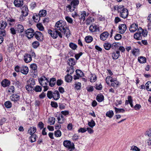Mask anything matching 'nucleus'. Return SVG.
<instances>
[{"label": "nucleus", "instance_id": "58", "mask_svg": "<svg viewBox=\"0 0 151 151\" xmlns=\"http://www.w3.org/2000/svg\"><path fill=\"white\" fill-rule=\"evenodd\" d=\"M114 109L115 111L116 112V113L120 112H124L125 111V110L123 109H119L117 108L116 107L114 108Z\"/></svg>", "mask_w": 151, "mask_h": 151}, {"label": "nucleus", "instance_id": "50", "mask_svg": "<svg viewBox=\"0 0 151 151\" xmlns=\"http://www.w3.org/2000/svg\"><path fill=\"white\" fill-rule=\"evenodd\" d=\"M39 45V43L38 41H35L33 42L32 43V46L34 48H36Z\"/></svg>", "mask_w": 151, "mask_h": 151}, {"label": "nucleus", "instance_id": "8", "mask_svg": "<svg viewBox=\"0 0 151 151\" xmlns=\"http://www.w3.org/2000/svg\"><path fill=\"white\" fill-rule=\"evenodd\" d=\"M26 36L28 39L32 38L34 35L35 32L34 30L31 28L27 29L25 31Z\"/></svg>", "mask_w": 151, "mask_h": 151}, {"label": "nucleus", "instance_id": "30", "mask_svg": "<svg viewBox=\"0 0 151 151\" xmlns=\"http://www.w3.org/2000/svg\"><path fill=\"white\" fill-rule=\"evenodd\" d=\"M138 31L140 32L142 35L144 37H145L147 36V31L146 30H143L141 27H139L138 28Z\"/></svg>", "mask_w": 151, "mask_h": 151}, {"label": "nucleus", "instance_id": "5", "mask_svg": "<svg viewBox=\"0 0 151 151\" xmlns=\"http://www.w3.org/2000/svg\"><path fill=\"white\" fill-rule=\"evenodd\" d=\"M22 15L19 18L20 21H23L25 19V17L28 14V9L26 5H24L22 9Z\"/></svg>", "mask_w": 151, "mask_h": 151}, {"label": "nucleus", "instance_id": "48", "mask_svg": "<svg viewBox=\"0 0 151 151\" xmlns=\"http://www.w3.org/2000/svg\"><path fill=\"white\" fill-rule=\"evenodd\" d=\"M54 135L57 137H60L61 135V132L60 130H58L55 132Z\"/></svg>", "mask_w": 151, "mask_h": 151}, {"label": "nucleus", "instance_id": "19", "mask_svg": "<svg viewBox=\"0 0 151 151\" xmlns=\"http://www.w3.org/2000/svg\"><path fill=\"white\" fill-rule=\"evenodd\" d=\"M57 119L58 122L61 124L63 123L65 120V119L64 116L61 114H59L58 116H57Z\"/></svg>", "mask_w": 151, "mask_h": 151}, {"label": "nucleus", "instance_id": "38", "mask_svg": "<svg viewBox=\"0 0 151 151\" xmlns=\"http://www.w3.org/2000/svg\"><path fill=\"white\" fill-rule=\"evenodd\" d=\"M114 114V113L113 111L112 110H110L106 113V116L110 118H111L113 116Z\"/></svg>", "mask_w": 151, "mask_h": 151}, {"label": "nucleus", "instance_id": "27", "mask_svg": "<svg viewBox=\"0 0 151 151\" xmlns=\"http://www.w3.org/2000/svg\"><path fill=\"white\" fill-rule=\"evenodd\" d=\"M53 95L52 98H54V100H57L60 98V94L58 91H56L53 93Z\"/></svg>", "mask_w": 151, "mask_h": 151}, {"label": "nucleus", "instance_id": "60", "mask_svg": "<svg viewBox=\"0 0 151 151\" xmlns=\"http://www.w3.org/2000/svg\"><path fill=\"white\" fill-rule=\"evenodd\" d=\"M122 36L120 34H117L115 36L114 39L116 40H119L122 38Z\"/></svg>", "mask_w": 151, "mask_h": 151}, {"label": "nucleus", "instance_id": "62", "mask_svg": "<svg viewBox=\"0 0 151 151\" xmlns=\"http://www.w3.org/2000/svg\"><path fill=\"white\" fill-rule=\"evenodd\" d=\"M112 77L110 76H108L106 78V82L108 85L109 84V81H110L111 79H113Z\"/></svg>", "mask_w": 151, "mask_h": 151}, {"label": "nucleus", "instance_id": "35", "mask_svg": "<svg viewBox=\"0 0 151 151\" xmlns=\"http://www.w3.org/2000/svg\"><path fill=\"white\" fill-rule=\"evenodd\" d=\"M86 42L89 43L91 42L93 40V37L91 36H86L85 39Z\"/></svg>", "mask_w": 151, "mask_h": 151}, {"label": "nucleus", "instance_id": "18", "mask_svg": "<svg viewBox=\"0 0 151 151\" xmlns=\"http://www.w3.org/2000/svg\"><path fill=\"white\" fill-rule=\"evenodd\" d=\"M138 29V26L136 24H133L130 27V31L132 32H135Z\"/></svg>", "mask_w": 151, "mask_h": 151}, {"label": "nucleus", "instance_id": "3", "mask_svg": "<svg viewBox=\"0 0 151 151\" xmlns=\"http://www.w3.org/2000/svg\"><path fill=\"white\" fill-rule=\"evenodd\" d=\"M48 33L53 39H56L58 36L60 38L63 37L62 34L55 28L53 31L50 29L48 30Z\"/></svg>", "mask_w": 151, "mask_h": 151}, {"label": "nucleus", "instance_id": "34", "mask_svg": "<svg viewBox=\"0 0 151 151\" xmlns=\"http://www.w3.org/2000/svg\"><path fill=\"white\" fill-rule=\"evenodd\" d=\"M49 83L50 86L51 87L53 86L56 83V79L55 78H51Z\"/></svg>", "mask_w": 151, "mask_h": 151}, {"label": "nucleus", "instance_id": "64", "mask_svg": "<svg viewBox=\"0 0 151 151\" xmlns=\"http://www.w3.org/2000/svg\"><path fill=\"white\" fill-rule=\"evenodd\" d=\"M11 32L13 35H15L16 34L17 31L14 28L12 27L10 29Z\"/></svg>", "mask_w": 151, "mask_h": 151}, {"label": "nucleus", "instance_id": "21", "mask_svg": "<svg viewBox=\"0 0 151 151\" xmlns=\"http://www.w3.org/2000/svg\"><path fill=\"white\" fill-rule=\"evenodd\" d=\"M28 68L25 66H23L20 68V72L24 74H27L28 72Z\"/></svg>", "mask_w": 151, "mask_h": 151}, {"label": "nucleus", "instance_id": "1", "mask_svg": "<svg viewBox=\"0 0 151 151\" xmlns=\"http://www.w3.org/2000/svg\"><path fill=\"white\" fill-rule=\"evenodd\" d=\"M55 28L58 31H60L62 34H65L67 38L70 37V31L68 27H67L65 22L62 20L58 21L56 23Z\"/></svg>", "mask_w": 151, "mask_h": 151}, {"label": "nucleus", "instance_id": "16", "mask_svg": "<svg viewBox=\"0 0 151 151\" xmlns=\"http://www.w3.org/2000/svg\"><path fill=\"white\" fill-rule=\"evenodd\" d=\"M10 99L11 101L15 102L19 100L20 96L17 94H13L10 96Z\"/></svg>", "mask_w": 151, "mask_h": 151}, {"label": "nucleus", "instance_id": "20", "mask_svg": "<svg viewBox=\"0 0 151 151\" xmlns=\"http://www.w3.org/2000/svg\"><path fill=\"white\" fill-rule=\"evenodd\" d=\"M1 84L3 87H5L10 85V82L7 79H5L1 82Z\"/></svg>", "mask_w": 151, "mask_h": 151}, {"label": "nucleus", "instance_id": "29", "mask_svg": "<svg viewBox=\"0 0 151 151\" xmlns=\"http://www.w3.org/2000/svg\"><path fill=\"white\" fill-rule=\"evenodd\" d=\"M94 21V19L91 17H88L86 20V24L87 25H88Z\"/></svg>", "mask_w": 151, "mask_h": 151}, {"label": "nucleus", "instance_id": "43", "mask_svg": "<svg viewBox=\"0 0 151 151\" xmlns=\"http://www.w3.org/2000/svg\"><path fill=\"white\" fill-rule=\"evenodd\" d=\"M96 99L98 101L101 102L104 100V96L102 95H98L96 97Z\"/></svg>", "mask_w": 151, "mask_h": 151}, {"label": "nucleus", "instance_id": "51", "mask_svg": "<svg viewBox=\"0 0 151 151\" xmlns=\"http://www.w3.org/2000/svg\"><path fill=\"white\" fill-rule=\"evenodd\" d=\"M37 28L40 31H43L44 27L40 23H39L37 24Z\"/></svg>", "mask_w": 151, "mask_h": 151}, {"label": "nucleus", "instance_id": "23", "mask_svg": "<svg viewBox=\"0 0 151 151\" xmlns=\"http://www.w3.org/2000/svg\"><path fill=\"white\" fill-rule=\"evenodd\" d=\"M15 28L17 32L20 33L23 32L24 29L23 26L21 24H18L17 25Z\"/></svg>", "mask_w": 151, "mask_h": 151}, {"label": "nucleus", "instance_id": "40", "mask_svg": "<svg viewBox=\"0 0 151 151\" xmlns=\"http://www.w3.org/2000/svg\"><path fill=\"white\" fill-rule=\"evenodd\" d=\"M4 105L7 108H10L12 106V104L9 101H7L4 103Z\"/></svg>", "mask_w": 151, "mask_h": 151}, {"label": "nucleus", "instance_id": "25", "mask_svg": "<svg viewBox=\"0 0 151 151\" xmlns=\"http://www.w3.org/2000/svg\"><path fill=\"white\" fill-rule=\"evenodd\" d=\"M68 64L70 66H73L76 64V62L74 59L70 58L67 61Z\"/></svg>", "mask_w": 151, "mask_h": 151}, {"label": "nucleus", "instance_id": "15", "mask_svg": "<svg viewBox=\"0 0 151 151\" xmlns=\"http://www.w3.org/2000/svg\"><path fill=\"white\" fill-rule=\"evenodd\" d=\"M14 4L15 6L20 7L23 5L24 3L23 0H15Z\"/></svg>", "mask_w": 151, "mask_h": 151}, {"label": "nucleus", "instance_id": "17", "mask_svg": "<svg viewBox=\"0 0 151 151\" xmlns=\"http://www.w3.org/2000/svg\"><path fill=\"white\" fill-rule=\"evenodd\" d=\"M34 35L36 38L38 40H41V38L43 37L42 34L40 32L36 31Z\"/></svg>", "mask_w": 151, "mask_h": 151}, {"label": "nucleus", "instance_id": "59", "mask_svg": "<svg viewBox=\"0 0 151 151\" xmlns=\"http://www.w3.org/2000/svg\"><path fill=\"white\" fill-rule=\"evenodd\" d=\"M88 124L90 127L92 128L95 126V123L93 120H91L90 122H88Z\"/></svg>", "mask_w": 151, "mask_h": 151}, {"label": "nucleus", "instance_id": "45", "mask_svg": "<svg viewBox=\"0 0 151 151\" xmlns=\"http://www.w3.org/2000/svg\"><path fill=\"white\" fill-rule=\"evenodd\" d=\"M104 46L105 49L107 50H109L110 48L111 47V44L108 43L104 44Z\"/></svg>", "mask_w": 151, "mask_h": 151}, {"label": "nucleus", "instance_id": "11", "mask_svg": "<svg viewBox=\"0 0 151 151\" xmlns=\"http://www.w3.org/2000/svg\"><path fill=\"white\" fill-rule=\"evenodd\" d=\"M63 145L65 147L69 148L73 147L74 146L73 143H71L70 141L68 140H65L63 142Z\"/></svg>", "mask_w": 151, "mask_h": 151}, {"label": "nucleus", "instance_id": "28", "mask_svg": "<svg viewBox=\"0 0 151 151\" xmlns=\"http://www.w3.org/2000/svg\"><path fill=\"white\" fill-rule=\"evenodd\" d=\"M138 61L140 63H144L146 62V58L143 56H139L138 58Z\"/></svg>", "mask_w": 151, "mask_h": 151}, {"label": "nucleus", "instance_id": "47", "mask_svg": "<svg viewBox=\"0 0 151 151\" xmlns=\"http://www.w3.org/2000/svg\"><path fill=\"white\" fill-rule=\"evenodd\" d=\"M55 121V119L54 117H51L49 118L48 121L50 123V125H53L54 124Z\"/></svg>", "mask_w": 151, "mask_h": 151}, {"label": "nucleus", "instance_id": "53", "mask_svg": "<svg viewBox=\"0 0 151 151\" xmlns=\"http://www.w3.org/2000/svg\"><path fill=\"white\" fill-rule=\"evenodd\" d=\"M30 68L34 71V72H35V71L37 70V66L35 64H31L30 65Z\"/></svg>", "mask_w": 151, "mask_h": 151}, {"label": "nucleus", "instance_id": "10", "mask_svg": "<svg viewBox=\"0 0 151 151\" xmlns=\"http://www.w3.org/2000/svg\"><path fill=\"white\" fill-rule=\"evenodd\" d=\"M23 59L25 63H28L32 60V57L30 55L25 53L24 55Z\"/></svg>", "mask_w": 151, "mask_h": 151}, {"label": "nucleus", "instance_id": "14", "mask_svg": "<svg viewBox=\"0 0 151 151\" xmlns=\"http://www.w3.org/2000/svg\"><path fill=\"white\" fill-rule=\"evenodd\" d=\"M109 35V34L108 32H104L100 35V39L103 41L105 40L108 38Z\"/></svg>", "mask_w": 151, "mask_h": 151}, {"label": "nucleus", "instance_id": "4", "mask_svg": "<svg viewBox=\"0 0 151 151\" xmlns=\"http://www.w3.org/2000/svg\"><path fill=\"white\" fill-rule=\"evenodd\" d=\"M79 3L78 0H73L71 2L70 4L67 6L66 7L68 9L69 11L72 12L77 8Z\"/></svg>", "mask_w": 151, "mask_h": 151}, {"label": "nucleus", "instance_id": "22", "mask_svg": "<svg viewBox=\"0 0 151 151\" xmlns=\"http://www.w3.org/2000/svg\"><path fill=\"white\" fill-rule=\"evenodd\" d=\"M134 38L137 40H139L142 39V35L140 31H139L135 33L134 36Z\"/></svg>", "mask_w": 151, "mask_h": 151}, {"label": "nucleus", "instance_id": "37", "mask_svg": "<svg viewBox=\"0 0 151 151\" xmlns=\"http://www.w3.org/2000/svg\"><path fill=\"white\" fill-rule=\"evenodd\" d=\"M40 17L39 15L35 14L33 17V19L35 20V22H38L40 19Z\"/></svg>", "mask_w": 151, "mask_h": 151}, {"label": "nucleus", "instance_id": "54", "mask_svg": "<svg viewBox=\"0 0 151 151\" xmlns=\"http://www.w3.org/2000/svg\"><path fill=\"white\" fill-rule=\"evenodd\" d=\"M53 93H52V91H48L47 92V97L50 99H51L52 98Z\"/></svg>", "mask_w": 151, "mask_h": 151}, {"label": "nucleus", "instance_id": "61", "mask_svg": "<svg viewBox=\"0 0 151 151\" xmlns=\"http://www.w3.org/2000/svg\"><path fill=\"white\" fill-rule=\"evenodd\" d=\"M65 19L67 21L70 23H73V21L71 18L68 16H67L65 17Z\"/></svg>", "mask_w": 151, "mask_h": 151}, {"label": "nucleus", "instance_id": "52", "mask_svg": "<svg viewBox=\"0 0 151 151\" xmlns=\"http://www.w3.org/2000/svg\"><path fill=\"white\" fill-rule=\"evenodd\" d=\"M75 88L77 90H79L81 87V84L80 82H78L75 83Z\"/></svg>", "mask_w": 151, "mask_h": 151}, {"label": "nucleus", "instance_id": "32", "mask_svg": "<svg viewBox=\"0 0 151 151\" xmlns=\"http://www.w3.org/2000/svg\"><path fill=\"white\" fill-rule=\"evenodd\" d=\"M72 79V77L68 74H67V75L65 77V81L67 82H70L71 81Z\"/></svg>", "mask_w": 151, "mask_h": 151}, {"label": "nucleus", "instance_id": "2", "mask_svg": "<svg viewBox=\"0 0 151 151\" xmlns=\"http://www.w3.org/2000/svg\"><path fill=\"white\" fill-rule=\"evenodd\" d=\"M113 10L115 11H116L119 14L120 16L123 19L127 18L129 14L127 9L124 8L123 6H114L113 7Z\"/></svg>", "mask_w": 151, "mask_h": 151}, {"label": "nucleus", "instance_id": "57", "mask_svg": "<svg viewBox=\"0 0 151 151\" xmlns=\"http://www.w3.org/2000/svg\"><path fill=\"white\" fill-rule=\"evenodd\" d=\"M96 80V77L95 75H93L90 78V81L91 82H94Z\"/></svg>", "mask_w": 151, "mask_h": 151}, {"label": "nucleus", "instance_id": "49", "mask_svg": "<svg viewBox=\"0 0 151 151\" xmlns=\"http://www.w3.org/2000/svg\"><path fill=\"white\" fill-rule=\"evenodd\" d=\"M36 136L35 134H32L30 137L31 139V142H33L36 141Z\"/></svg>", "mask_w": 151, "mask_h": 151}, {"label": "nucleus", "instance_id": "9", "mask_svg": "<svg viewBox=\"0 0 151 151\" xmlns=\"http://www.w3.org/2000/svg\"><path fill=\"white\" fill-rule=\"evenodd\" d=\"M89 30L91 33L96 32L100 31L98 26L94 24H92L89 27Z\"/></svg>", "mask_w": 151, "mask_h": 151}, {"label": "nucleus", "instance_id": "36", "mask_svg": "<svg viewBox=\"0 0 151 151\" xmlns=\"http://www.w3.org/2000/svg\"><path fill=\"white\" fill-rule=\"evenodd\" d=\"M74 70H75L73 66H70L68 67L67 72H69L70 74H71L73 73Z\"/></svg>", "mask_w": 151, "mask_h": 151}, {"label": "nucleus", "instance_id": "63", "mask_svg": "<svg viewBox=\"0 0 151 151\" xmlns=\"http://www.w3.org/2000/svg\"><path fill=\"white\" fill-rule=\"evenodd\" d=\"M102 88V85L101 84H97L96 85V89L98 90H101Z\"/></svg>", "mask_w": 151, "mask_h": 151}, {"label": "nucleus", "instance_id": "41", "mask_svg": "<svg viewBox=\"0 0 151 151\" xmlns=\"http://www.w3.org/2000/svg\"><path fill=\"white\" fill-rule=\"evenodd\" d=\"M38 14L40 17H44L46 15V11L45 10H42L40 11Z\"/></svg>", "mask_w": 151, "mask_h": 151}, {"label": "nucleus", "instance_id": "55", "mask_svg": "<svg viewBox=\"0 0 151 151\" xmlns=\"http://www.w3.org/2000/svg\"><path fill=\"white\" fill-rule=\"evenodd\" d=\"M76 74L77 75H78L79 76L82 77L83 76V73L81 70H77L76 71Z\"/></svg>", "mask_w": 151, "mask_h": 151}, {"label": "nucleus", "instance_id": "12", "mask_svg": "<svg viewBox=\"0 0 151 151\" xmlns=\"http://www.w3.org/2000/svg\"><path fill=\"white\" fill-rule=\"evenodd\" d=\"M89 14L88 13L86 14V12L85 11L81 12L80 15L78 16L79 17L80 20L81 22L83 21V22H82V23H83L85 19V17L86 16H88L89 15Z\"/></svg>", "mask_w": 151, "mask_h": 151}, {"label": "nucleus", "instance_id": "24", "mask_svg": "<svg viewBox=\"0 0 151 151\" xmlns=\"http://www.w3.org/2000/svg\"><path fill=\"white\" fill-rule=\"evenodd\" d=\"M110 82H111V86L114 87H117L119 84V83L116 79H111Z\"/></svg>", "mask_w": 151, "mask_h": 151}, {"label": "nucleus", "instance_id": "46", "mask_svg": "<svg viewBox=\"0 0 151 151\" xmlns=\"http://www.w3.org/2000/svg\"><path fill=\"white\" fill-rule=\"evenodd\" d=\"M69 47L73 50H75L77 47V45L71 42L69 44Z\"/></svg>", "mask_w": 151, "mask_h": 151}, {"label": "nucleus", "instance_id": "7", "mask_svg": "<svg viewBox=\"0 0 151 151\" xmlns=\"http://www.w3.org/2000/svg\"><path fill=\"white\" fill-rule=\"evenodd\" d=\"M39 81L42 86H45L47 85L48 83L49 82L48 79L45 76L41 77L39 79Z\"/></svg>", "mask_w": 151, "mask_h": 151}, {"label": "nucleus", "instance_id": "31", "mask_svg": "<svg viewBox=\"0 0 151 151\" xmlns=\"http://www.w3.org/2000/svg\"><path fill=\"white\" fill-rule=\"evenodd\" d=\"M36 128L35 127H31L28 130V132L31 134H33L36 131Z\"/></svg>", "mask_w": 151, "mask_h": 151}, {"label": "nucleus", "instance_id": "13", "mask_svg": "<svg viewBox=\"0 0 151 151\" xmlns=\"http://www.w3.org/2000/svg\"><path fill=\"white\" fill-rule=\"evenodd\" d=\"M118 28L119 31V32L121 34L124 33L126 31L127 28L126 25L124 24L119 25Z\"/></svg>", "mask_w": 151, "mask_h": 151}, {"label": "nucleus", "instance_id": "39", "mask_svg": "<svg viewBox=\"0 0 151 151\" xmlns=\"http://www.w3.org/2000/svg\"><path fill=\"white\" fill-rule=\"evenodd\" d=\"M145 86L146 89L147 91H151V82L150 81L147 82L145 84Z\"/></svg>", "mask_w": 151, "mask_h": 151}, {"label": "nucleus", "instance_id": "42", "mask_svg": "<svg viewBox=\"0 0 151 151\" xmlns=\"http://www.w3.org/2000/svg\"><path fill=\"white\" fill-rule=\"evenodd\" d=\"M132 53L135 56L138 55L139 54V50L138 49H134L132 50Z\"/></svg>", "mask_w": 151, "mask_h": 151}, {"label": "nucleus", "instance_id": "44", "mask_svg": "<svg viewBox=\"0 0 151 151\" xmlns=\"http://www.w3.org/2000/svg\"><path fill=\"white\" fill-rule=\"evenodd\" d=\"M8 91L9 93H13L14 92V87L13 86H11L7 88Z\"/></svg>", "mask_w": 151, "mask_h": 151}, {"label": "nucleus", "instance_id": "26", "mask_svg": "<svg viewBox=\"0 0 151 151\" xmlns=\"http://www.w3.org/2000/svg\"><path fill=\"white\" fill-rule=\"evenodd\" d=\"M120 55V52L116 51V52H113L112 54V57L113 59L115 60L118 59Z\"/></svg>", "mask_w": 151, "mask_h": 151}, {"label": "nucleus", "instance_id": "6", "mask_svg": "<svg viewBox=\"0 0 151 151\" xmlns=\"http://www.w3.org/2000/svg\"><path fill=\"white\" fill-rule=\"evenodd\" d=\"M28 84L26 85L25 88L28 91H31L35 84V81L33 79H30L28 82Z\"/></svg>", "mask_w": 151, "mask_h": 151}, {"label": "nucleus", "instance_id": "56", "mask_svg": "<svg viewBox=\"0 0 151 151\" xmlns=\"http://www.w3.org/2000/svg\"><path fill=\"white\" fill-rule=\"evenodd\" d=\"M36 92H39L42 91V88L41 87L39 86H36L34 89H33Z\"/></svg>", "mask_w": 151, "mask_h": 151}, {"label": "nucleus", "instance_id": "33", "mask_svg": "<svg viewBox=\"0 0 151 151\" xmlns=\"http://www.w3.org/2000/svg\"><path fill=\"white\" fill-rule=\"evenodd\" d=\"M7 25V23L6 22L4 21H1L0 24V29H5Z\"/></svg>", "mask_w": 151, "mask_h": 151}]
</instances>
